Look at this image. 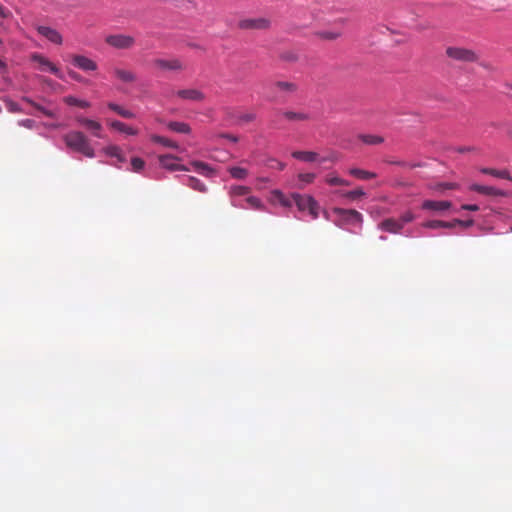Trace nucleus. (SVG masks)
I'll list each match as a JSON object with an SVG mask.
<instances>
[{
	"mask_svg": "<svg viewBox=\"0 0 512 512\" xmlns=\"http://www.w3.org/2000/svg\"><path fill=\"white\" fill-rule=\"evenodd\" d=\"M349 174L361 180H368L377 176L374 172L362 170L359 168H351L349 170Z\"/></svg>",
	"mask_w": 512,
	"mask_h": 512,
	"instance_id": "obj_28",
	"label": "nucleus"
},
{
	"mask_svg": "<svg viewBox=\"0 0 512 512\" xmlns=\"http://www.w3.org/2000/svg\"><path fill=\"white\" fill-rule=\"evenodd\" d=\"M110 126H111V128H113L119 132L126 133L128 135H136L138 133V131L136 129H134L118 120L111 121Z\"/></svg>",
	"mask_w": 512,
	"mask_h": 512,
	"instance_id": "obj_25",
	"label": "nucleus"
},
{
	"mask_svg": "<svg viewBox=\"0 0 512 512\" xmlns=\"http://www.w3.org/2000/svg\"><path fill=\"white\" fill-rule=\"evenodd\" d=\"M326 182L331 186L343 185L349 186L350 182L337 176L327 177Z\"/></svg>",
	"mask_w": 512,
	"mask_h": 512,
	"instance_id": "obj_38",
	"label": "nucleus"
},
{
	"mask_svg": "<svg viewBox=\"0 0 512 512\" xmlns=\"http://www.w3.org/2000/svg\"><path fill=\"white\" fill-rule=\"evenodd\" d=\"M191 166L200 174L204 176H212L214 174V170L204 162L201 161H192Z\"/></svg>",
	"mask_w": 512,
	"mask_h": 512,
	"instance_id": "obj_27",
	"label": "nucleus"
},
{
	"mask_svg": "<svg viewBox=\"0 0 512 512\" xmlns=\"http://www.w3.org/2000/svg\"><path fill=\"white\" fill-rule=\"evenodd\" d=\"M154 65L161 70L167 71H182L185 69V64L178 58L156 59Z\"/></svg>",
	"mask_w": 512,
	"mask_h": 512,
	"instance_id": "obj_9",
	"label": "nucleus"
},
{
	"mask_svg": "<svg viewBox=\"0 0 512 512\" xmlns=\"http://www.w3.org/2000/svg\"><path fill=\"white\" fill-rule=\"evenodd\" d=\"M508 137L512 140V129L507 132Z\"/></svg>",
	"mask_w": 512,
	"mask_h": 512,
	"instance_id": "obj_58",
	"label": "nucleus"
},
{
	"mask_svg": "<svg viewBox=\"0 0 512 512\" xmlns=\"http://www.w3.org/2000/svg\"><path fill=\"white\" fill-rule=\"evenodd\" d=\"M421 164L420 163H407L406 165V168H416V167H420Z\"/></svg>",
	"mask_w": 512,
	"mask_h": 512,
	"instance_id": "obj_56",
	"label": "nucleus"
},
{
	"mask_svg": "<svg viewBox=\"0 0 512 512\" xmlns=\"http://www.w3.org/2000/svg\"><path fill=\"white\" fill-rule=\"evenodd\" d=\"M176 95L184 100L201 102L205 99V95L198 89H181L176 92Z\"/></svg>",
	"mask_w": 512,
	"mask_h": 512,
	"instance_id": "obj_14",
	"label": "nucleus"
},
{
	"mask_svg": "<svg viewBox=\"0 0 512 512\" xmlns=\"http://www.w3.org/2000/svg\"><path fill=\"white\" fill-rule=\"evenodd\" d=\"M316 175L314 173H301L298 175L300 181L304 183H312Z\"/></svg>",
	"mask_w": 512,
	"mask_h": 512,
	"instance_id": "obj_42",
	"label": "nucleus"
},
{
	"mask_svg": "<svg viewBox=\"0 0 512 512\" xmlns=\"http://www.w3.org/2000/svg\"><path fill=\"white\" fill-rule=\"evenodd\" d=\"M219 136L222 138L228 139L234 143H236L238 141V137L235 135H232V134L223 133V134H220Z\"/></svg>",
	"mask_w": 512,
	"mask_h": 512,
	"instance_id": "obj_49",
	"label": "nucleus"
},
{
	"mask_svg": "<svg viewBox=\"0 0 512 512\" xmlns=\"http://www.w3.org/2000/svg\"><path fill=\"white\" fill-rule=\"evenodd\" d=\"M461 209L462 210H466V211H478L479 210V206L476 205V204H463L461 206Z\"/></svg>",
	"mask_w": 512,
	"mask_h": 512,
	"instance_id": "obj_47",
	"label": "nucleus"
},
{
	"mask_svg": "<svg viewBox=\"0 0 512 512\" xmlns=\"http://www.w3.org/2000/svg\"><path fill=\"white\" fill-rule=\"evenodd\" d=\"M68 75L71 79L77 81V82H84V78L77 72L73 70H68Z\"/></svg>",
	"mask_w": 512,
	"mask_h": 512,
	"instance_id": "obj_46",
	"label": "nucleus"
},
{
	"mask_svg": "<svg viewBox=\"0 0 512 512\" xmlns=\"http://www.w3.org/2000/svg\"><path fill=\"white\" fill-rule=\"evenodd\" d=\"M167 127L176 133L188 134L191 131L190 126L185 122L171 121L167 124Z\"/></svg>",
	"mask_w": 512,
	"mask_h": 512,
	"instance_id": "obj_26",
	"label": "nucleus"
},
{
	"mask_svg": "<svg viewBox=\"0 0 512 512\" xmlns=\"http://www.w3.org/2000/svg\"><path fill=\"white\" fill-rule=\"evenodd\" d=\"M228 171L234 179L238 180L245 179L248 175V171L242 167H230Z\"/></svg>",
	"mask_w": 512,
	"mask_h": 512,
	"instance_id": "obj_35",
	"label": "nucleus"
},
{
	"mask_svg": "<svg viewBox=\"0 0 512 512\" xmlns=\"http://www.w3.org/2000/svg\"><path fill=\"white\" fill-rule=\"evenodd\" d=\"M63 101L69 106H77L84 109L90 107V103L88 101L78 99L74 96H66Z\"/></svg>",
	"mask_w": 512,
	"mask_h": 512,
	"instance_id": "obj_32",
	"label": "nucleus"
},
{
	"mask_svg": "<svg viewBox=\"0 0 512 512\" xmlns=\"http://www.w3.org/2000/svg\"><path fill=\"white\" fill-rule=\"evenodd\" d=\"M414 218H415L414 214L412 212H410V211H407L403 215H401V217L398 220L404 226L406 223L412 222L414 220Z\"/></svg>",
	"mask_w": 512,
	"mask_h": 512,
	"instance_id": "obj_44",
	"label": "nucleus"
},
{
	"mask_svg": "<svg viewBox=\"0 0 512 512\" xmlns=\"http://www.w3.org/2000/svg\"><path fill=\"white\" fill-rule=\"evenodd\" d=\"M20 125L26 127V128H29L31 129L34 125V120L32 119H24L22 121L19 122Z\"/></svg>",
	"mask_w": 512,
	"mask_h": 512,
	"instance_id": "obj_48",
	"label": "nucleus"
},
{
	"mask_svg": "<svg viewBox=\"0 0 512 512\" xmlns=\"http://www.w3.org/2000/svg\"><path fill=\"white\" fill-rule=\"evenodd\" d=\"M480 66H482L484 69H487V70H491V71L494 70L493 66L487 62H481Z\"/></svg>",
	"mask_w": 512,
	"mask_h": 512,
	"instance_id": "obj_53",
	"label": "nucleus"
},
{
	"mask_svg": "<svg viewBox=\"0 0 512 512\" xmlns=\"http://www.w3.org/2000/svg\"><path fill=\"white\" fill-rule=\"evenodd\" d=\"M107 106L110 110L114 111L115 113H117L119 116H121L123 118L132 119L135 117V114L132 111L127 110L116 103L109 102L107 104Z\"/></svg>",
	"mask_w": 512,
	"mask_h": 512,
	"instance_id": "obj_24",
	"label": "nucleus"
},
{
	"mask_svg": "<svg viewBox=\"0 0 512 512\" xmlns=\"http://www.w3.org/2000/svg\"><path fill=\"white\" fill-rule=\"evenodd\" d=\"M292 157L304 162H314L318 160V154L312 151H294Z\"/></svg>",
	"mask_w": 512,
	"mask_h": 512,
	"instance_id": "obj_23",
	"label": "nucleus"
},
{
	"mask_svg": "<svg viewBox=\"0 0 512 512\" xmlns=\"http://www.w3.org/2000/svg\"><path fill=\"white\" fill-rule=\"evenodd\" d=\"M249 193V188L246 186L235 185L230 188L231 205L234 207H244V204L239 200L240 197Z\"/></svg>",
	"mask_w": 512,
	"mask_h": 512,
	"instance_id": "obj_13",
	"label": "nucleus"
},
{
	"mask_svg": "<svg viewBox=\"0 0 512 512\" xmlns=\"http://www.w3.org/2000/svg\"><path fill=\"white\" fill-rule=\"evenodd\" d=\"M276 90L285 96H291L298 91V85L289 81H277L274 84Z\"/></svg>",
	"mask_w": 512,
	"mask_h": 512,
	"instance_id": "obj_20",
	"label": "nucleus"
},
{
	"mask_svg": "<svg viewBox=\"0 0 512 512\" xmlns=\"http://www.w3.org/2000/svg\"><path fill=\"white\" fill-rule=\"evenodd\" d=\"M445 54L455 62L474 63L479 61V55L476 51L461 46H448L445 49Z\"/></svg>",
	"mask_w": 512,
	"mask_h": 512,
	"instance_id": "obj_2",
	"label": "nucleus"
},
{
	"mask_svg": "<svg viewBox=\"0 0 512 512\" xmlns=\"http://www.w3.org/2000/svg\"><path fill=\"white\" fill-rule=\"evenodd\" d=\"M9 15H10V12L0 4V17L7 18Z\"/></svg>",
	"mask_w": 512,
	"mask_h": 512,
	"instance_id": "obj_52",
	"label": "nucleus"
},
{
	"mask_svg": "<svg viewBox=\"0 0 512 512\" xmlns=\"http://www.w3.org/2000/svg\"><path fill=\"white\" fill-rule=\"evenodd\" d=\"M441 220H429L422 224L423 227L428 229H438L441 228Z\"/></svg>",
	"mask_w": 512,
	"mask_h": 512,
	"instance_id": "obj_43",
	"label": "nucleus"
},
{
	"mask_svg": "<svg viewBox=\"0 0 512 512\" xmlns=\"http://www.w3.org/2000/svg\"><path fill=\"white\" fill-rule=\"evenodd\" d=\"M238 26L244 30H267L271 26V21L265 17L247 18L240 20Z\"/></svg>",
	"mask_w": 512,
	"mask_h": 512,
	"instance_id": "obj_5",
	"label": "nucleus"
},
{
	"mask_svg": "<svg viewBox=\"0 0 512 512\" xmlns=\"http://www.w3.org/2000/svg\"><path fill=\"white\" fill-rule=\"evenodd\" d=\"M131 166H132V171L140 172L144 168L145 162L143 159H141L139 157H133L131 159Z\"/></svg>",
	"mask_w": 512,
	"mask_h": 512,
	"instance_id": "obj_39",
	"label": "nucleus"
},
{
	"mask_svg": "<svg viewBox=\"0 0 512 512\" xmlns=\"http://www.w3.org/2000/svg\"><path fill=\"white\" fill-rule=\"evenodd\" d=\"M471 191H475L477 193L489 196H505V192L503 190L494 188L492 186H484L479 184H472L469 188Z\"/></svg>",
	"mask_w": 512,
	"mask_h": 512,
	"instance_id": "obj_18",
	"label": "nucleus"
},
{
	"mask_svg": "<svg viewBox=\"0 0 512 512\" xmlns=\"http://www.w3.org/2000/svg\"><path fill=\"white\" fill-rule=\"evenodd\" d=\"M340 195H341V197H343L345 199H348L350 201H355L362 197H365L366 193L362 188H357L352 191L342 192V193H340Z\"/></svg>",
	"mask_w": 512,
	"mask_h": 512,
	"instance_id": "obj_31",
	"label": "nucleus"
},
{
	"mask_svg": "<svg viewBox=\"0 0 512 512\" xmlns=\"http://www.w3.org/2000/svg\"><path fill=\"white\" fill-rule=\"evenodd\" d=\"M105 42L116 49H129L134 43V37L125 34H113L106 37Z\"/></svg>",
	"mask_w": 512,
	"mask_h": 512,
	"instance_id": "obj_6",
	"label": "nucleus"
},
{
	"mask_svg": "<svg viewBox=\"0 0 512 512\" xmlns=\"http://www.w3.org/2000/svg\"><path fill=\"white\" fill-rule=\"evenodd\" d=\"M77 122L89 130L93 136L97 138L102 137V125L99 122L85 117H78Z\"/></svg>",
	"mask_w": 512,
	"mask_h": 512,
	"instance_id": "obj_12",
	"label": "nucleus"
},
{
	"mask_svg": "<svg viewBox=\"0 0 512 512\" xmlns=\"http://www.w3.org/2000/svg\"><path fill=\"white\" fill-rule=\"evenodd\" d=\"M441 228H453L455 227L457 224L455 223V220L451 221V222H445V221H441Z\"/></svg>",
	"mask_w": 512,
	"mask_h": 512,
	"instance_id": "obj_51",
	"label": "nucleus"
},
{
	"mask_svg": "<svg viewBox=\"0 0 512 512\" xmlns=\"http://www.w3.org/2000/svg\"><path fill=\"white\" fill-rule=\"evenodd\" d=\"M71 58L73 65L85 72L95 71L98 67L94 60L84 55L74 54Z\"/></svg>",
	"mask_w": 512,
	"mask_h": 512,
	"instance_id": "obj_11",
	"label": "nucleus"
},
{
	"mask_svg": "<svg viewBox=\"0 0 512 512\" xmlns=\"http://www.w3.org/2000/svg\"><path fill=\"white\" fill-rule=\"evenodd\" d=\"M452 206V203L450 201H434V200H425L421 208L423 210H430V211H436V212H442L450 209Z\"/></svg>",
	"mask_w": 512,
	"mask_h": 512,
	"instance_id": "obj_15",
	"label": "nucleus"
},
{
	"mask_svg": "<svg viewBox=\"0 0 512 512\" xmlns=\"http://www.w3.org/2000/svg\"><path fill=\"white\" fill-rule=\"evenodd\" d=\"M474 148L473 147H461L458 149V152L460 153H465V152H470V151H473Z\"/></svg>",
	"mask_w": 512,
	"mask_h": 512,
	"instance_id": "obj_54",
	"label": "nucleus"
},
{
	"mask_svg": "<svg viewBox=\"0 0 512 512\" xmlns=\"http://www.w3.org/2000/svg\"><path fill=\"white\" fill-rule=\"evenodd\" d=\"M255 119H256V114L255 113H252V112L243 113V114L238 116V123L239 124L249 123V122L254 121Z\"/></svg>",
	"mask_w": 512,
	"mask_h": 512,
	"instance_id": "obj_40",
	"label": "nucleus"
},
{
	"mask_svg": "<svg viewBox=\"0 0 512 512\" xmlns=\"http://www.w3.org/2000/svg\"><path fill=\"white\" fill-rule=\"evenodd\" d=\"M32 60L39 65V69L41 71H49L52 74H54L59 79H64L63 73L60 71V69L53 64L48 58L44 57L41 54H33Z\"/></svg>",
	"mask_w": 512,
	"mask_h": 512,
	"instance_id": "obj_7",
	"label": "nucleus"
},
{
	"mask_svg": "<svg viewBox=\"0 0 512 512\" xmlns=\"http://www.w3.org/2000/svg\"><path fill=\"white\" fill-rule=\"evenodd\" d=\"M63 140L68 148L81 153L88 158L95 157L94 148L91 146L87 136L80 131H71L64 135Z\"/></svg>",
	"mask_w": 512,
	"mask_h": 512,
	"instance_id": "obj_1",
	"label": "nucleus"
},
{
	"mask_svg": "<svg viewBox=\"0 0 512 512\" xmlns=\"http://www.w3.org/2000/svg\"><path fill=\"white\" fill-rule=\"evenodd\" d=\"M359 139L367 145H379L384 142V138L379 135L362 134Z\"/></svg>",
	"mask_w": 512,
	"mask_h": 512,
	"instance_id": "obj_29",
	"label": "nucleus"
},
{
	"mask_svg": "<svg viewBox=\"0 0 512 512\" xmlns=\"http://www.w3.org/2000/svg\"><path fill=\"white\" fill-rule=\"evenodd\" d=\"M105 151L109 156L116 157L121 162L124 161V157L122 156V153H121V150L119 147L109 146L106 148Z\"/></svg>",
	"mask_w": 512,
	"mask_h": 512,
	"instance_id": "obj_37",
	"label": "nucleus"
},
{
	"mask_svg": "<svg viewBox=\"0 0 512 512\" xmlns=\"http://www.w3.org/2000/svg\"><path fill=\"white\" fill-rule=\"evenodd\" d=\"M389 163L394 164V165H399L402 167H406V165H407V162H404V161H389Z\"/></svg>",
	"mask_w": 512,
	"mask_h": 512,
	"instance_id": "obj_55",
	"label": "nucleus"
},
{
	"mask_svg": "<svg viewBox=\"0 0 512 512\" xmlns=\"http://www.w3.org/2000/svg\"><path fill=\"white\" fill-rule=\"evenodd\" d=\"M245 203L246 205H244V209H262L263 208V203L261 202V200L255 196H248L246 199H245Z\"/></svg>",
	"mask_w": 512,
	"mask_h": 512,
	"instance_id": "obj_34",
	"label": "nucleus"
},
{
	"mask_svg": "<svg viewBox=\"0 0 512 512\" xmlns=\"http://www.w3.org/2000/svg\"><path fill=\"white\" fill-rule=\"evenodd\" d=\"M433 190L442 191V190H454L458 188V185L453 182H443L438 183L430 187Z\"/></svg>",
	"mask_w": 512,
	"mask_h": 512,
	"instance_id": "obj_36",
	"label": "nucleus"
},
{
	"mask_svg": "<svg viewBox=\"0 0 512 512\" xmlns=\"http://www.w3.org/2000/svg\"><path fill=\"white\" fill-rule=\"evenodd\" d=\"M185 185L199 192L206 191V186L199 179L192 176L186 178Z\"/></svg>",
	"mask_w": 512,
	"mask_h": 512,
	"instance_id": "obj_33",
	"label": "nucleus"
},
{
	"mask_svg": "<svg viewBox=\"0 0 512 512\" xmlns=\"http://www.w3.org/2000/svg\"><path fill=\"white\" fill-rule=\"evenodd\" d=\"M281 115L286 121L291 123L307 122L312 119L311 114L305 110H284L281 112Z\"/></svg>",
	"mask_w": 512,
	"mask_h": 512,
	"instance_id": "obj_10",
	"label": "nucleus"
},
{
	"mask_svg": "<svg viewBox=\"0 0 512 512\" xmlns=\"http://www.w3.org/2000/svg\"><path fill=\"white\" fill-rule=\"evenodd\" d=\"M113 73L115 77L123 83H133L137 77L134 72L122 68H114Z\"/></svg>",
	"mask_w": 512,
	"mask_h": 512,
	"instance_id": "obj_21",
	"label": "nucleus"
},
{
	"mask_svg": "<svg viewBox=\"0 0 512 512\" xmlns=\"http://www.w3.org/2000/svg\"><path fill=\"white\" fill-rule=\"evenodd\" d=\"M272 162L273 164H271L270 166L273 168H277L279 170H283L285 168V164L280 161L273 160Z\"/></svg>",
	"mask_w": 512,
	"mask_h": 512,
	"instance_id": "obj_50",
	"label": "nucleus"
},
{
	"mask_svg": "<svg viewBox=\"0 0 512 512\" xmlns=\"http://www.w3.org/2000/svg\"><path fill=\"white\" fill-rule=\"evenodd\" d=\"M379 228L383 231L396 234L401 232L403 224L399 220L388 218L379 224Z\"/></svg>",
	"mask_w": 512,
	"mask_h": 512,
	"instance_id": "obj_17",
	"label": "nucleus"
},
{
	"mask_svg": "<svg viewBox=\"0 0 512 512\" xmlns=\"http://www.w3.org/2000/svg\"><path fill=\"white\" fill-rule=\"evenodd\" d=\"M315 37L319 40L334 42L342 37L343 33L340 30H319L314 33Z\"/></svg>",
	"mask_w": 512,
	"mask_h": 512,
	"instance_id": "obj_19",
	"label": "nucleus"
},
{
	"mask_svg": "<svg viewBox=\"0 0 512 512\" xmlns=\"http://www.w3.org/2000/svg\"><path fill=\"white\" fill-rule=\"evenodd\" d=\"M332 213L337 216L335 224L339 227H343L346 224H358L360 227L362 225L363 216L357 210L335 207L332 209Z\"/></svg>",
	"mask_w": 512,
	"mask_h": 512,
	"instance_id": "obj_3",
	"label": "nucleus"
},
{
	"mask_svg": "<svg viewBox=\"0 0 512 512\" xmlns=\"http://www.w3.org/2000/svg\"><path fill=\"white\" fill-rule=\"evenodd\" d=\"M283 58L287 59V60H295L296 59L294 56H291V55L283 56Z\"/></svg>",
	"mask_w": 512,
	"mask_h": 512,
	"instance_id": "obj_57",
	"label": "nucleus"
},
{
	"mask_svg": "<svg viewBox=\"0 0 512 512\" xmlns=\"http://www.w3.org/2000/svg\"><path fill=\"white\" fill-rule=\"evenodd\" d=\"M292 198L300 211H308L313 219L318 218L319 205L312 196L295 193L292 195Z\"/></svg>",
	"mask_w": 512,
	"mask_h": 512,
	"instance_id": "obj_4",
	"label": "nucleus"
},
{
	"mask_svg": "<svg viewBox=\"0 0 512 512\" xmlns=\"http://www.w3.org/2000/svg\"><path fill=\"white\" fill-rule=\"evenodd\" d=\"M159 164L162 168L169 170V171H190V169L185 166L177 163L179 160L178 157L166 154V155H160L158 157Z\"/></svg>",
	"mask_w": 512,
	"mask_h": 512,
	"instance_id": "obj_8",
	"label": "nucleus"
},
{
	"mask_svg": "<svg viewBox=\"0 0 512 512\" xmlns=\"http://www.w3.org/2000/svg\"><path fill=\"white\" fill-rule=\"evenodd\" d=\"M480 172L483 174H486V175H491L496 178H501V179H506V180L512 181L511 174L509 173V171L507 169L498 170V169H494V168H481Z\"/></svg>",
	"mask_w": 512,
	"mask_h": 512,
	"instance_id": "obj_22",
	"label": "nucleus"
},
{
	"mask_svg": "<svg viewBox=\"0 0 512 512\" xmlns=\"http://www.w3.org/2000/svg\"><path fill=\"white\" fill-rule=\"evenodd\" d=\"M31 104L39 111L41 112L42 114H44L45 116L49 117V118H54L55 117V114L53 111L51 110H48L34 102L31 101Z\"/></svg>",
	"mask_w": 512,
	"mask_h": 512,
	"instance_id": "obj_41",
	"label": "nucleus"
},
{
	"mask_svg": "<svg viewBox=\"0 0 512 512\" xmlns=\"http://www.w3.org/2000/svg\"><path fill=\"white\" fill-rule=\"evenodd\" d=\"M455 223L457 225H460V226L464 227V228H468V227H471L474 224V221L472 219H469V220L455 219Z\"/></svg>",
	"mask_w": 512,
	"mask_h": 512,
	"instance_id": "obj_45",
	"label": "nucleus"
},
{
	"mask_svg": "<svg viewBox=\"0 0 512 512\" xmlns=\"http://www.w3.org/2000/svg\"><path fill=\"white\" fill-rule=\"evenodd\" d=\"M37 31L40 35L47 38L52 43L60 45L62 43V36L60 33L48 26H38Z\"/></svg>",
	"mask_w": 512,
	"mask_h": 512,
	"instance_id": "obj_16",
	"label": "nucleus"
},
{
	"mask_svg": "<svg viewBox=\"0 0 512 512\" xmlns=\"http://www.w3.org/2000/svg\"><path fill=\"white\" fill-rule=\"evenodd\" d=\"M151 141L155 142V143H159L165 147H168V148H172V149H178L179 146L176 142L166 138V137H163V136H159V135H151L150 137Z\"/></svg>",
	"mask_w": 512,
	"mask_h": 512,
	"instance_id": "obj_30",
	"label": "nucleus"
}]
</instances>
